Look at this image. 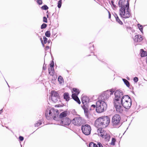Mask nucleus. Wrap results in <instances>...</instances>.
Here are the masks:
<instances>
[{
  "label": "nucleus",
  "mask_w": 147,
  "mask_h": 147,
  "mask_svg": "<svg viewBox=\"0 0 147 147\" xmlns=\"http://www.w3.org/2000/svg\"><path fill=\"white\" fill-rule=\"evenodd\" d=\"M110 122L109 117L108 116H102L98 118L95 121V125L96 127L102 126L106 127Z\"/></svg>",
  "instance_id": "7ed1b4c3"
},
{
  "label": "nucleus",
  "mask_w": 147,
  "mask_h": 147,
  "mask_svg": "<svg viewBox=\"0 0 147 147\" xmlns=\"http://www.w3.org/2000/svg\"><path fill=\"white\" fill-rule=\"evenodd\" d=\"M107 107L106 103L104 101L99 100L96 102V111L100 113L106 110Z\"/></svg>",
  "instance_id": "423d86ee"
},
{
  "label": "nucleus",
  "mask_w": 147,
  "mask_h": 147,
  "mask_svg": "<svg viewBox=\"0 0 147 147\" xmlns=\"http://www.w3.org/2000/svg\"><path fill=\"white\" fill-rule=\"evenodd\" d=\"M67 113L66 111H64L61 113L59 117L61 118L65 117L67 116Z\"/></svg>",
  "instance_id": "412c9836"
},
{
  "label": "nucleus",
  "mask_w": 147,
  "mask_h": 147,
  "mask_svg": "<svg viewBox=\"0 0 147 147\" xmlns=\"http://www.w3.org/2000/svg\"><path fill=\"white\" fill-rule=\"evenodd\" d=\"M64 98L66 101H68L69 100L70 97L68 93H65L63 94Z\"/></svg>",
  "instance_id": "4be33fe9"
},
{
  "label": "nucleus",
  "mask_w": 147,
  "mask_h": 147,
  "mask_svg": "<svg viewBox=\"0 0 147 147\" xmlns=\"http://www.w3.org/2000/svg\"><path fill=\"white\" fill-rule=\"evenodd\" d=\"M107 142H108L110 140L111 138L110 135L107 133L102 137Z\"/></svg>",
  "instance_id": "6ab92c4d"
},
{
  "label": "nucleus",
  "mask_w": 147,
  "mask_h": 147,
  "mask_svg": "<svg viewBox=\"0 0 147 147\" xmlns=\"http://www.w3.org/2000/svg\"><path fill=\"white\" fill-rule=\"evenodd\" d=\"M97 132L98 135L102 137L107 133L105 131H104L101 128H99L97 129Z\"/></svg>",
  "instance_id": "dca6fc26"
},
{
  "label": "nucleus",
  "mask_w": 147,
  "mask_h": 147,
  "mask_svg": "<svg viewBox=\"0 0 147 147\" xmlns=\"http://www.w3.org/2000/svg\"><path fill=\"white\" fill-rule=\"evenodd\" d=\"M44 43L46 44L48 40L47 38L45 36H44L43 37Z\"/></svg>",
  "instance_id": "c9c22d12"
},
{
  "label": "nucleus",
  "mask_w": 147,
  "mask_h": 147,
  "mask_svg": "<svg viewBox=\"0 0 147 147\" xmlns=\"http://www.w3.org/2000/svg\"><path fill=\"white\" fill-rule=\"evenodd\" d=\"M59 112L57 109L52 108L50 110H47L45 112V116L48 120L53 119L54 120L57 119Z\"/></svg>",
  "instance_id": "20e7f679"
},
{
  "label": "nucleus",
  "mask_w": 147,
  "mask_h": 147,
  "mask_svg": "<svg viewBox=\"0 0 147 147\" xmlns=\"http://www.w3.org/2000/svg\"><path fill=\"white\" fill-rule=\"evenodd\" d=\"M134 80L135 82H137L138 81V78L137 77H135L134 79Z\"/></svg>",
  "instance_id": "a19ab883"
},
{
  "label": "nucleus",
  "mask_w": 147,
  "mask_h": 147,
  "mask_svg": "<svg viewBox=\"0 0 147 147\" xmlns=\"http://www.w3.org/2000/svg\"><path fill=\"white\" fill-rule=\"evenodd\" d=\"M114 92L113 90H111L103 92L99 97V100L104 101V102L106 101L109 98L110 95L112 94Z\"/></svg>",
  "instance_id": "0eeeda50"
},
{
  "label": "nucleus",
  "mask_w": 147,
  "mask_h": 147,
  "mask_svg": "<svg viewBox=\"0 0 147 147\" xmlns=\"http://www.w3.org/2000/svg\"><path fill=\"white\" fill-rule=\"evenodd\" d=\"M114 94L115 95V98L114 100H120L123 95V93L122 91L121 90H117L115 92Z\"/></svg>",
  "instance_id": "f8f14e48"
},
{
  "label": "nucleus",
  "mask_w": 147,
  "mask_h": 147,
  "mask_svg": "<svg viewBox=\"0 0 147 147\" xmlns=\"http://www.w3.org/2000/svg\"><path fill=\"white\" fill-rule=\"evenodd\" d=\"M48 8V7L46 5H44L41 7V9L43 10H46Z\"/></svg>",
  "instance_id": "473e14b6"
},
{
  "label": "nucleus",
  "mask_w": 147,
  "mask_h": 147,
  "mask_svg": "<svg viewBox=\"0 0 147 147\" xmlns=\"http://www.w3.org/2000/svg\"><path fill=\"white\" fill-rule=\"evenodd\" d=\"M122 106L125 108L128 109L131 105V98L127 95L122 97L121 101Z\"/></svg>",
  "instance_id": "39448f33"
},
{
  "label": "nucleus",
  "mask_w": 147,
  "mask_h": 147,
  "mask_svg": "<svg viewBox=\"0 0 147 147\" xmlns=\"http://www.w3.org/2000/svg\"><path fill=\"white\" fill-rule=\"evenodd\" d=\"M71 96L73 99H74V94L72 93L71 95Z\"/></svg>",
  "instance_id": "de8ad7c7"
},
{
  "label": "nucleus",
  "mask_w": 147,
  "mask_h": 147,
  "mask_svg": "<svg viewBox=\"0 0 147 147\" xmlns=\"http://www.w3.org/2000/svg\"><path fill=\"white\" fill-rule=\"evenodd\" d=\"M42 124V122L40 121H38L37 123L35 124V126L36 127H38V126Z\"/></svg>",
  "instance_id": "2f4dec72"
},
{
  "label": "nucleus",
  "mask_w": 147,
  "mask_h": 147,
  "mask_svg": "<svg viewBox=\"0 0 147 147\" xmlns=\"http://www.w3.org/2000/svg\"><path fill=\"white\" fill-rule=\"evenodd\" d=\"M89 99L88 97L86 96H83L82 97V102L83 104V107H88V103L89 102Z\"/></svg>",
  "instance_id": "ddd939ff"
},
{
  "label": "nucleus",
  "mask_w": 147,
  "mask_h": 147,
  "mask_svg": "<svg viewBox=\"0 0 147 147\" xmlns=\"http://www.w3.org/2000/svg\"><path fill=\"white\" fill-rule=\"evenodd\" d=\"M62 4V0H59L58 3V7L59 8L61 7Z\"/></svg>",
  "instance_id": "72a5a7b5"
},
{
  "label": "nucleus",
  "mask_w": 147,
  "mask_h": 147,
  "mask_svg": "<svg viewBox=\"0 0 147 147\" xmlns=\"http://www.w3.org/2000/svg\"><path fill=\"white\" fill-rule=\"evenodd\" d=\"M71 122V120L67 117L62 119L61 120V124L65 126L69 125Z\"/></svg>",
  "instance_id": "2eb2a0df"
},
{
  "label": "nucleus",
  "mask_w": 147,
  "mask_h": 147,
  "mask_svg": "<svg viewBox=\"0 0 147 147\" xmlns=\"http://www.w3.org/2000/svg\"><path fill=\"white\" fill-rule=\"evenodd\" d=\"M43 21L44 22H45V23L47 22V19L45 17H43Z\"/></svg>",
  "instance_id": "ea45409f"
},
{
  "label": "nucleus",
  "mask_w": 147,
  "mask_h": 147,
  "mask_svg": "<svg viewBox=\"0 0 147 147\" xmlns=\"http://www.w3.org/2000/svg\"><path fill=\"white\" fill-rule=\"evenodd\" d=\"M50 94L52 98H53V97H58L59 95L58 93L55 90L51 91Z\"/></svg>",
  "instance_id": "aec40b11"
},
{
  "label": "nucleus",
  "mask_w": 147,
  "mask_h": 147,
  "mask_svg": "<svg viewBox=\"0 0 147 147\" xmlns=\"http://www.w3.org/2000/svg\"><path fill=\"white\" fill-rule=\"evenodd\" d=\"M80 92L79 90L76 88H74V94H75V96H78Z\"/></svg>",
  "instance_id": "a878e982"
},
{
  "label": "nucleus",
  "mask_w": 147,
  "mask_h": 147,
  "mask_svg": "<svg viewBox=\"0 0 147 147\" xmlns=\"http://www.w3.org/2000/svg\"><path fill=\"white\" fill-rule=\"evenodd\" d=\"M47 25L45 24H43L41 26V28L43 29L46 28L47 27Z\"/></svg>",
  "instance_id": "f704fd0d"
},
{
  "label": "nucleus",
  "mask_w": 147,
  "mask_h": 147,
  "mask_svg": "<svg viewBox=\"0 0 147 147\" xmlns=\"http://www.w3.org/2000/svg\"><path fill=\"white\" fill-rule=\"evenodd\" d=\"M96 107V105H92L90 107V110H93Z\"/></svg>",
  "instance_id": "4c0bfd02"
},
{
  "label": "nucleus",
  "mask_w": 147,
  "mask_h": 147,
  "mask_svg": "<svg viewBox=\"0 0 147 147\" xmlns=\"http://www.w3.org/2000/svg\"><path fill=\"white\" fill-rule=\"evenodd\" d=\"M119 13L121 17L129 18L130 14L129 11V3L128 0H120L119 2Z\"/></svg>",
  "instance_id": "f03ea898"
},
{
  "label": "nucleus",
  "mask_w": 147,
  "mask_h": 147,
  "mask_svg": "<svg viewBox=\"0 0 147 147\" xmlns=\"http://www.w3.org/2000/svg\"><path fill=\"white\" fill-rule=\"evenodd\" d=\"M119 13L121 17L129 18L130 14L129 11V3L128 0H120L119 2Z\"/></svg>",
  "instance_id": "f257e3e1"
},
{
  "label": "nucleus",
  "mask_w": 147,
  "mask_h": 147,
  "mask_svg": "<svg viewBox=\"0 0 147 147\" xmlns=\"http://www.w3.org/2000/svg\"><path fill=\"white\" fill-rule=\"evenodd\" d=\"M138 27L139 29L140 30L142 31L143 30V27L142 26L140 25V24H138Z\"/></svg>",
  "instance_id": "e433bc0d"
},
{
  "label": "nucleus",
  "mask_w": 147,
  "mask_h": 147,
  "mask_svg": "<svg viewBox=\"0 0 147 147\" xmlns=\"http://www.w3.org/2000/svg\"><path fill=\"white\" fill-rule=\"evenodd\" d=\"M43 69L44 70H46V65H43Z\"/></svg>",
  "instance_id": "a18cd8bd"
},
{
  "label": "nucleus",
  "mask_w": 147,
  "mask_h": 147,
  "mask_svg": "<svg viewBox=\"0 0 147 147\" xmlns=\"http://www.w3.org/2000/svg\"><path fill=\"white\" fill-rule=\"evenodd\" d=\"M54 62L53 61H52L49 64V67H48V69L49 74L52 76L54 74Z\"/></svg>",
  "instance_id": "4468645a"
},
{
  "label": "nucleus",
  "mask_w": 147,
  "mask_h": 147,
  "mask_svg": "<svg viewBox=\"0 0 147 147\" xmlns=\"http://www.w3.org/2000/svg\"><path fill=\"white\" fill-rule=\"evenodd\" d=\"M82 130L83 133L86 135H88L90 134L91 128L88 124L83 125L82 127Z\"/></svg>",
  "instance_id": "9d476101"
},
{
  "label": "nucleus",
  "mask_w": 147,
  "mask_h": 147,
  "mask_svg": "<svg viewBox=\"0 0 147 147\" xmlns=\"http://www.w3.org/2000/svg\"><path fill=\"white\" fill-rule=\"evenodd\" d=\"M108 12H109V18H111V14L109 11Z\"/></svg>",
  "instance_id": "49530a36"
},
{
  "label": "nucleus",
  "mask_w": 147,
  "mask_h": 147,
  "mask_svg": "<svg viewBox=\"0 0 147 147\" xmlns=\"http://www.w3.org/2000/svg\"><path fill=\"white\" fill-rule=\"evenodd\" d=\"M140 50L141 57H144L147 56V52L144 51L142 49H141Z\"/></svg>",
  "instance_id": "5701e85b"
},
{
  "label": "nucleus",
  "mask_w": 147,
  "mask_h": 147,
  "mask_svg": "<svg viewBox=\"0 0 147 147\" xmlns=\"http://www.w3.org/2000/svg\"><path fill=\"white\" fill-rule=\"evenodd\" d=\"M143 40L141 36L140 35H136L135 36L134 40L135 42H140Z\"/></svg>",
  "instance_id": "f3484780"
},
{
  "label": "nucleus",
  "mask_w": 147,
  "mask_h": 147,
  "mask_svg": "<svg viewBox=\"0 0 147 147\" xmlns=\"http://www.w3.org/2000/svg\"><path fill=\"white\" fill-rule=\"evenodd\" d=\"M114 107L117 112L122 113L123 110V107L120 100H114Z\"/></svg>",
  "instance_id": "1a4fd4ad"
},
{
  "label": "nucleus",
  "mask_w": 147,
  "mask_h": 147,
  "mask_svg": "<svg viewBox=\"0 0 147 147\" xmlns=\"http://www.w3.org/2000/svg\"><path fill=\"white\" fill-rule=\"evenodd\" d=\"M45 35L46 36L48 37H50L51 36V33L49 31H47L45 32Z\"/></svg>",
  "instance_id": "7c9ffc66"
},
{
  "label": "nucleus",
  "mask_w": 147,
  "mask_h": 147,
  "mask_svg": "<svg viewBox=\"0 0 147 147\" xmlns=\"http://www.w3.org/2000/svg\"><path fill=\"white\" fill-rule=\"evenodd\" d=\"M2 112V110L0 111V114H1V113Z\"/></svg>",
  "instance_id": "8fccbe9b"
},
{
  "label": "nucleus",
  "mask_w": 147,
  "mask_h": 147,
  "mask_svg": "<svg viewBox=\"0 0 147 147\" xmlns=\"http://www.w3.org/2000/svg\"><path fill=\"white\" fill-rule=\"evenodd\" d=\"M37 3L39 5H41L42 3V0H37Z\"/></svg>",
  "instance_id": "58836bf2"
},
{
  "label": "nucleus",
  "mask_w": 147,
  "mask_h": 147,
  "mask_svg": "<svg viewBox=\"0 0 147 147\" xmlns=\"http://www.w3.org/2000/svg\"><path fill=\"white\" fill-rule=\"evenodd\" d=\"M48 15H47V17H48Z\"/></svg>",
  "instance_id": "864d4df0"
},
{
  "label": "nucleus",
  "mask_w": 147,
  "mask_h": 147,
  "mask_svg": "<svg viewBox=\"0 0 147 147\" xmlns=\"http://www.w3.org/2000/svg\"><path fill=\"white\" fill-rule=\"evenodd\" d=\"M146 62L147 63V57L146 58Z\"/></svg>",
  "instance_id": "3c124183"
},
{
  "label": "nucleus",
  "mask_w": 147,
  "mask_h": 147,
  "mask_svg": "<svg viewBox=\"0 0 147 147\" xmlns=\"http://www.w3.org/2000/svg\"><path fill=\"white\" fill-rule=\"evenodd\" d=\"M84 119L80 115H76L74 118V125L80 126L84 122Z\"/></svg>",
  "instance_id": "9b49d317"
},
{
  "label": "nucleus",
  "mask_w": 147,
  "mask_h": 147,
  "mask_svg": "<svg viewBox=\"0 0 147 147\" xmlns=\"http://www.w3.org/2000/svg\"><path fill=\"white\" fill-rule=\"evenodd\" d=\"M111 3L112 5L113 6V7H114L115 8L116 7L115 5L114 4V2L113 1H111Z\"/></svg>",
  "instance_id": "37998d69"
},
{
  "label": "nucleus",
  "mask_w": 147,
  "mask_h": 147,
  "mask_svg": "<svg viewBox=\"0 0 147 147\" xmlns=\"http://www.w3.org/2000/svg\"><path fill=\"white\" fill-rule=\"evenodd\" d=\"M74 100L76 101L78 104H80L81 103L80 101L79 98L78 96H75V94H74Z\"/></svg>",
  "instance_id": "393cba45"
},
{
  "label": "nucleus",
  "mask_w": 147,
  "mask_h": 147,
  "mask_svg": "<svg viewBox=\"0 0 147 147\" xmlns=\"http://www.w3.org/2000/svg\"><path fill=\"white\" fill-rule=\"evenodd\" d=\"M98 147H103L102 144L100 142H98Z\"/></svg>",
  "instance_id": "c03bdc74"
},
{
  "label": "nucleus",
  "mask_w": 147,
  "mask_h": 147,
  "mask_svg": "<svg viewBox=\"0 0 147 147\" xmlns=\"http://www.w3.org/2000/svg\"><path fill=\"white\" fill-rule=\"evenodd\" d=\"M116 21L120 24L122 25L123 23L122 21L119 19L118 16L116 15L115 16Z\"/></svg>",
  "instance_id": "bb28decb"
},
{
  "label": "nucleus",
  "mask_w": 147,
  "mask_h": 147,
  "mask_svg": "<svg viewBox=\"0 0 147 147\" xmlns=\"http://www.w3.org/2000/svg\"><path fill=\"white\" fill-rule=\"evenodd\" d=\"M55 107H59V105H55Z\"/></svg>",
  "instance_id": "09e8293b"
},
{
  "label": "nucleus",
  "mask_w": 147,
  "mask_h": 147,
  "mask_svg": "<svg viewBox=\"0 0 147 147\" xmlns=\"http://www.w3.org/2000/svg\"><path fill=\"white\" fill-rule=\"evenodd\" d=\"M123 80L126 86L128 87H129L130 85L129 82L127 80L125 79H123Z\"/></svg>",
  "instance_id": "c85d7f7f"
},
{
  "label": "nucleus",
  "mask_w": 147,
  "mask_h": 147,
  "mask_svg": "<svg viewBox=\"0 0 147 147\" xmlns=\"http://www.w3.org/2000/svg\"><path fill=\"white\" fill-rule=\"evenodd\" d=\"M72 91H74V88H73L72 89Z\"/></svg>",
  "instance_id": "603ef678"
},
{
  "label": "nucleus",
  "mask_w": 147,
  "mask_h": 147,
  "mask_svg": "<svg viewBox=\"0 0 147 147\" xmlns=\"http://www.w3.org/2000/svg\"><path fill=\"white\" fill-rule=\"evenodd\" d=\"M58 80L60 84H61L64 82V80L63 77L61 76H59Z\"/></svg>",
  "instance_id": "b1692460"
},
{
  "label": "nucleus",
  "mask_w": 147,
  "mask_h": 147,
  "mask_svg": "<svg viewBox=\"0 0 147 147\" xmlns=\"http://www.w3.org/2000/svg\"><path fill=\"white\" fill-rule=\"evenodd\" d=\"M116 141V140L115 138H112L111 141L110 143V144L113 146L115 145Z\"/></svg>",
  "instance_id": "c756f323"
},
{
  "label": "nucleus",
  "mask_w": 147,
  "mask_h": 147,
  "mask_svg": "<svg viewBox=\"0 0 147 147\" xmlns=\"http://www.w3.org/2000/svg\"><path fill=\"white\" fill-rule=\"evenodd\" d=\"M121 117L118 114H115L113 117L111 123L113 126L115 128L119 127L120 125Z\"/></svg>",
  "instance_id": "6e6552de"
},
{
  "label": "nucleus",
  "mask_w": 147,
  "mask_h": 147,
  "mask_svg": "<svg viewBox=\"0 0 147 147\" xmlns=\"http://www.w3.org/2000/svg\"><path fill=\"white\" fill-rule=\"evenodd\" d=\"M98 143L97 145L93 142L90 143L89 144V147H98Z\"/></svg>",
  "instance_id": "cd10ccee"
},
{
  "label": "nucleus",
  "mask_w": 147,
  "mask_h": 147,
  "mask_svg": "<svg viewBox=\"0 0 147 147\" xmlns=\"http://www.w3.org/2000/svg\"><path fill=\"white\" fill-rule=\"evenodd\" d=\"M82 108L84 110V114L88 118L90 113L88 109V107H83Z\"/></svg>",
  "instance_id": "a211bd4d"
},
{
  "label": "nucleus",
  "mask_w": 147,
  "mask_h": 147,
  "mask_svg": "<svg viewBox=\"0 0 147 147\" xmlns=\"http://www.w3.org/2000/svg\"><path fill=\"white\" fill-rule=\"evenodd\" d=\"M19 140L21 141H22L24 140V139L23 137L22 136H20L19 137Z\"/></svg>",
  "instance_id": "79ce46f5"
}]
</instances>
